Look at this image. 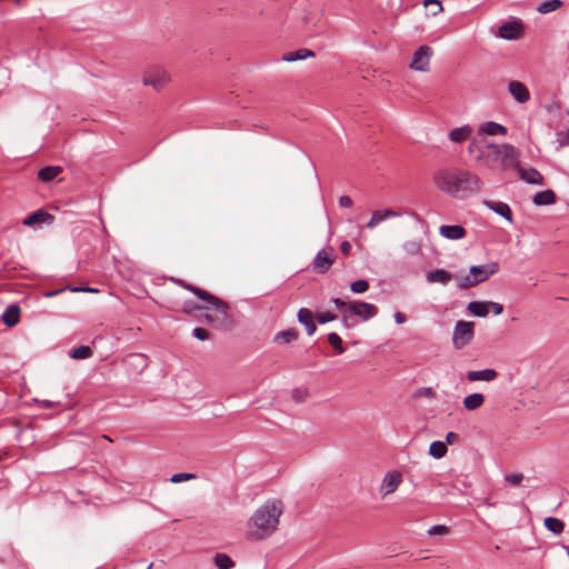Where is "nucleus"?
Wrapping results in <instances>:
<instances>
[{"instance_id": "13", "label": "nucleus", "mask_w": 569, "mask_h": 569, "mask_svg": "<svg viewBox=\"0 0 569 569\" xmlns=\"http://www.w3.org/2000/svg\"><path fill=\"white\" fill-rule=\"evenodd\" d=\"M508 92L518 103H527L530 100V91L527 86L519 80L508 82Z\"/></svg>"}, {"instance_id": "18", "label": "nucleus", "mask_w": 569, "mask_h": 569, "mask_svg": "<svg viewBox=\"0 0 569 569\" xmlns=\"http://www.w3.org/2000/svg\"><path fill=\"white\" fill-rule=\"evenodd\" d=\"M298 321L302 326H305L308 336H311V335H313L316 332L317 325L315 322V316H313V313L309 309L301 308L299 310V312H298Z\"/></svg>"}, {"instance_id": "6", "label": "nucleus", "mask_w": 569, "mask_h": 569, "mask_svg": "<svg viewBox=\"0 0 569 569\" xmlns=\"http://www.w3.org/2000/svg\"><path fill=\"white\" fill-rule=\"evenodd\" d=\"M336 303L345 308V313L355 315L363 321L370 320L378 313V308L375 305L365 301H351L347 303L337 299Z\"/></svg>"}, {"instance_id": "41", "label": "nucleus", "mask_w": 569, "mask_h": 569, "mask_svg": "<svg viewBox=\"0 0 569 569\" xmlns=\"http://www.w3.org/2000/svg\"><path fill=\"white\" fill-rule=\"evenodd\" d=\"M416 397L435 399L437 397V392L431 387H423L417 390Z\"/></svg>"}, {"instance_id": "14", "label": "nucleus", "mask_w": 569, "mask_h": 569, "mask_svg": "<svg viewBox=\"0 0 569 569\" xmlns=\"http://www.w3.org/2000/svg\"><path fill=\"white\" fill-rule=\"evenodd\" d=\"M53 219L54 217L51 213L40 209L26 217L22 220V224L37 229L42 224H51Z\"/></svg>"}, {"instance_id": "34", "label": "nucleus", "mask_w": 569, "mask_h": 569, "mask_svg": "<svg viewBox=\"0 0 569 569\" xmlns=\"http://www.w3.org/2000/svg\"><path fill=\"white\" fill-rule=\"evenodd\" d=\"M561 7H562L561 0H547L542 3H540L539 7L537 8V10H538V12L546 14V13L558 10Z\"/></svg>"}, {"instance_id": "11", "label": "nucleus", "mask_w": 569, "mask_h": 569, "mask_svg": "<svg viewBox=\"0 0 569 569\" xmlns=\"http://www.w3.org/2000/svg\"><path fill=\"white\" fill-rule=\"evenodd\" d=\"M523 31L525 27L521 21L511 20L499 27L497 36L505 40H517L522 37Z\"/></svg>"}, {"instance_id": "51", "label": "nucleus", "mask_w": 569, "mask_h": 569, "mask_svg": "<svg viewBox=\"0 0 569 569\" xmlns=\"http://www.w3.org/2000/svg\"><path fill=\"white\" fill-rule=\"evenodd\" d=\"M351 243L349 241H343L340 246V250L345 256H349L351 251Z\"/></svg>"}, {"instance_id": "28", "label": "nucleus", "mask_w": 569, "mask_h": 569, "mask_svg": "<svg viewBox=\"0 0 569 569\" xmlns=\"http://www.w3.org/2000/svg\"><path fill=\"white\" fill-rule=\"evenodd\" d=\"M485 398L481 393H472L463 399V406L468 410H475L482 406Z\"/></svg>"}, {"instance_id": "3", "label": "nucleus", "mask_w": 569, "mask_h": 569, "mask_svg": "<svg viewBox=\"0 0 569 569\" xmlns=\"http://www.w3.org/2000/svg\"><path fill=\"white\" fill-rule=\"evenodd\" d=\"M282 508L283 505L280 500H267L251 516L249 522L256 530L249 531V536L252 539L259 540L271 535L277 529Z\"/></svg>"}, {"instance_id": "23", "label": "nucleus", "mask_w": 569, "mask_h": 569, "mask_svg": "<svg viewBox=\"0 0 569 569\" xmlns=\"http://www.w3.org/2000/svg\"><path fill=\"white\" fill-rule=\"evenodd\" d=\"M497 371L493 369L469 371L467 373V379L469 381H492L497 378Z\"/></svg>"}, {"instance_id": "12", "label": "nucleus", "mask_w": 569, "mask_h": 569, "mask_svg": "<svg viewBox=\"0 0 569 569\" xmlns=\"http://www.w3.org/2000/svg\"><path fill=\"white\" fill-rule=\"evenodd\" d=\"M507 134V128L500 123L493 121H487L479 126L477 131V138L473 141L486 140L485 136H505Z\"/></svg>"}, {"instance_id": "25", "label": "nucleus", "mask_w": 569, "mask_h": 569, "mask_svg": "<svg viewBox=\"0 0 569 569\" xmlns=\"http://www.w3.org/2000/svg\"><path fill=\"white\" fill-rule=\"evenodd\" d=\"M556 201V194L552 190H543L537 192L533 197V203L536 206H548L552 204Z\"/></svg>"}, {"instance_id": "32", "label": "nucleus", "mask_w": 569, "mask_h": 569, "mask_svg": "<svg viewBox=\"0 0 569 569\" xmlns=\"http://www.w3.org/2000/svg\"><path fill=\"white\" fill-rule=\"evenodd\" d=\"M402 250L408 256H418L421 252V243L416 239L407 240L402 243Z\"/></svg>"}, {"instance_id": "55", "label": "nucleus", "mask_w": 569, "mask_h": 569, "mask_svg": "<svg viewBox=\"0 0 569 569\" xmlns=\"http://www.w3.org/2000/svg\"><path fill=\"white\" fill-rule=\"evenodd\" d=\"M332 320V317L322 313V323Z\"/></svg>"}, {"instance_id": "2", "label": "nucleus", "mask_w": 569, "mask_h": 569, "mask_svg": "<svg viewBox=\"0 0 569 569\" xmlns=\"http://www.w3.org/2000/svg\"><path fill=\"white\" fill-rule=\"evenodd\" d=\"M469 152H477L476 159L478 161H497L500 162L502 168H515L518 167L519 162V150L512 144L502 143H489L488 141H472L469 146Z\"/></svg>"}, {"instance_id": "31", "label": "nucleus", "mask_w": 569, "mask_h": 569, "mask_svg": "<svg viewBox=\"0 0 569 569\" xmlns=\"http://www.w3.org/2000/svg\"><path fill=\"white\" fill-rule=\"evenodd\" d=\"M545 527L550 530L551 532L559 535L563 531L565 523L562 520L553 517H547L543 520Z\"/></svg>"}, {"instance_id": "15", "label": "nucleus", "mask_w": 569, "mask_h": 569, "mask_svg": "<svg viewBox=\"0 0 569 569\" xmlns=\"http://www.w3.org/2000/svg\"><path fill=\"white\" fill-rule=\"evenodd\" d=\"M515 169L518 171L520 179L527 183L537 186H542L545 183L542 174L535 168L521 167L519 161L518 167H515Z\"/></svg>"}, {"instance_id": "59", "label": "nucleus", "mask_w": 569, "mask_h": 569, "mask_svg": "<svg viewBox=\"0 0 569 569\" xmlns=\"http://www.w3.org/2000/svg\"><path fill=\"white\" fill-rule=\"evenodd\" d=\"M16 3H19V0H13Z\"/></svg>"}, {"instance_id": "30", "label": "nucleus", "mask_w": 569, "mask_h": 569, "mask_svg": "<svg viewBox=\"0 0 569 569\" xmlns=\"http://www.w3.org/2000/svg\"><path fill=\"white\" fill-rule=\"evenodd\" d=\"M423 7L429 9L428 17L435 18L443 12V6L440 0H425Z\"/></svg>"}, {"instance_id": "47", "label": "nucleus", "mask_w": 569, "mask_h": 569, "mask_svg": "<svg viewBox=\"0 0 569 569\" xmlns=\"http://www.w3.org/2000/svg\"><path fill=\"white\" fill-rule=\"evenodd\" d=\"M306 397H307V390H305V389H296L292 392V398L297 402L303 401Z\"/></svg>"}, {"instance_id": "40", "label": "nucleus", "mask_w": 569, "mask_h": 569, "mask_svg": "<svg viewBox=\"0 0 569 569\" xmlns=\"http://www.w3.org/2000/svg\"><path fill=\"white\" fill-rule=\"evenodd\" d=\"M369 288V283L367 280H357L355 282L351 283L350 286V289L355 292V293H363L368 290Z\"/></svg>"}, {"instance_id": "8", "label": "nucleus", "mask_w": 569, "mask_h": 569, "mask_svg": "<svg viewBox=\"0 0 569 569\" xmlns=\"http://www.w3.org/2000/svg\"><path fill=\"white\" fill-rule=\"evenodd\" d=\"M475 333V323L471 321H458L455 326L453 330V346L457 349H462L466 347L472 339Z\"/></svg>"}, {"instance_id": "57", "label": "nucleus", "mask_w": 569, "mask_h": 569, "mask_svg": "<svg viewBox=\"0 0 569 569\" xmlns=\"http://www.w3.org/2000/svg\"><path fill=\"white\" fill-rule=\"evenodd\" d=\"M84 288H81V287H76V288H72L71 291L73 292H79V291H83Z\"/></svg>"}, {"instance_id": "38", "label": "nucleus", "mask_w": 569, "mask_h": 569, "mask_svg": "<svg viewBox=\"0 0 569 569\" xmlns=\"http://www.w3.org/2000/svg\"><path fill=\"white\" fill-rule=\"evenodd\" d=\"M197 478V475L196 473H191V472H179V473H174L171 476L170 478V481L172 483H179V482H182V481H188V480H192V479H196Z\"/></svg>"}, {"instance_id": "10", "label": "nucleus", "mask_w": 569, "mask_h": 569, "mask_svg": "<svg viewBox=\"0 0 569 569\" xmlns=\"http://www.w3.org/2000/svg\"><path fill=\"white\" fill-rule=\"evenodd\" d=\"M432 49L429 46H420L412 56L410 68L419 72H428L430 69V58Z\"/></svg>"}, {"instance_id": "58", "label": "nucleus", "mask_w": 569, "mask_h": 569, "mask_svg": "<svg viewBox=\"0 0 569 569\" xmlns=\"http://www.w3.org/2000/svg\"><path fill=\"white\" fill-rule=\"evenodd\" d=\"M57 293H58L57 291H56V292H48L46 296H47V297H52V296H54V295H57Z\"/></svg>"}, {"instance_id": "17", "label": "nucleus", "mask_w": 569, "mask_h": 569, "mask_svg": "<svg viewBox=\"0 0 569 569\" xmlns=\"http://www.w3.org/2000/svg\"><path fill=\"white\" fill-rule=\"evenodd\" d=\"M441 237L449 240H460L466 237V229L459 224H443L439 228Z\"/></svg>"}, {"instance_id": "35", "label": "nucleus", "mask_w": 569, "mask_h": 569, "mask_svg": "<svg viewBox=\"0 0 569 569\" xmlns=\"http://www.w3.org/2000/svg\"><path fill=\"white\" fill-rule=\"evenodd\" d=\"M214 563L218 569H231L234 566L232 559L226 553H217L214 556Z\"/></svg>"}, {"instance_id": "43", "label": "nucleus", "mask_w": 569, "mask_h": 569, "mask_svg": "<svg viewBox=\"0 0 569 569\" xmlns=\"http://www.w3.org/2000/svg\"><path fill=\"white\" fill-rule=\"evenodd\" d=\"M522 473H511L505 477L506 481L512 486H519L523 480Z\"/></svg>"}, {"instance_id": "39", "label": "nucleus", "mask_w": 569, "mask_h": 569, "mask_svg": "<svg viewBox=\"0 0 569 569\" xmlns=\"http://www.w3.org/2000/svg\"><path fill=\"white\" fill-rule=\"evenodd\" d=\"M328 341L329 343L335 348V350L338 352V353H342L343 352V347H342V340L341 338L337 335V333H329L328 335Z\"/></svg>"}, {"instance_id": "50", "label": "nucleus", "mask_w": 569, "mask_h": 569, "mask_svg": "<svg viewBox=\"0 0 569 569\" xmlns=\"http://www.w3.org/2000/svg\"><path fill=\"white\" fill-rule=\"evenodd\" d=\"M213 311V309H211ZM204 319L208 321V322H213V321H224L227 319V317L224 319H219L218 318V313L217 311L214 310V316L210 315V313H206L204 315Z\"/></svg>"}, {"instance_id": "20", "label": "nucleus", "mask_w": 569, "mask_h": 569, "mask_svg": "<svg viewBox=\"0 0 569 569\" xmlns=\"http://www.w3.org/2000/svg\"><path fill=\"white\" fill-rule=\"evenodd\" d=\"M316 57H317V54L315 51L307 49V48H301V49H298L295 51L286 52L281 59L286 62H293V61L305 60L307 58H316Z\"/></svg>"}, {"instance_id": "24", "label": "nucleus", "mask_w": 569, "mask_h": 569, "mask_svg": "<svg viewBox=\"0 0 569 569\" xmlns=\"http://www.w3.org/2000/svg\"><path fill=\"white\" fill-rule=\"evenodd\" d=\"M298 339V331L296 329H287L279 331L273 337V342L277 345H288Z\"/></svg>"}, {"instance_id": "45", "label": "nucleus", "mask_w": 569, "mask_h": 569, "mask_svg": "<svg viewBox=\"0 0 569 569\" xmlns=\"http://www.w3.org/2000/svg\"><path fill=\"white\" fill-rule=\"evenodd\" d=\"M193 336L197 339L203 341V340H207L209 338V332L206 329H203V328L197 327V328L193 329Z\"/></svg>"}, {"instance_id": "54", "label": "nucleus", "mask_w": 569, "mask_h": 569, "mask_svg": "<svg viewBox=\"0 0 569 569\" xmlns=\"http://www.w3.org/2000/svg\"><path fill=\"white\" fill-rule=\"evenodd\" d=\"M313 264L315 267H319L320 266V252H318L313 259Z\"/></svg>"}, {"instance_id": "9", "label": "nucleus", "mask_w": 569, "mask_h": 569, "mask_svg": "<svg viewBox=\"0 0 569 569\" xmlns=\"http://www.w3.org/2000/svg\"><path fill=\"white\" fill-rule=\"evenodd\" d=\"M403 482V476L399 470L387 471L379 486V493L382 499L395 493Z\"/></svg>"}, {"instance_id": "7", "label": "nucleus", "mask_w": 569, "mask_h": 569, "mask_svg": "<svg viewBox=\"0 0 569 569\" xmlns=\"http://www.w3.org/2000/svg\"><path fill=\"white\" fill-rule=\"evenodd\" d=\"M169 81L170 74L159 66L149 67L142 74L143 86L152 87L157 91L163 89Z\"/></svg>"}, {"instance_id": "21", "label": "nucleus", "mask_w": 569, "mask_h": 569, "mask_svg": "<svg viewBox=\"0 0 569 569\" xmlns=\"http://www.w3.org/2000/svg\"><path fill=\"white\" fill-rule=\"evenodd\" d=\"M19 317L20 308L17 305H10L2 313L1 319L8 327H13L19 322Z\"/></svg>"}, {"instance_id": "42", "label": "nucleus", "mask_w": 569, "mask_h": 569, "mask_svg": "<svg viewBox=\"0 0 569 569\" xmlns=\"http://www.w3.org/2000/svg\"><path fill=\"white\" fill-rule=\"evenodd\" d=\"M449 533V528L445 525H437L428 530L429 536H445Z\"/></svg>"}, {"instance_id": "37", "label": "nucleus", "mask_w": 569, "mask_h": 569, "mask_svg": "<svg viewBox=\"0 0 569 569\" xmlns=\"http://www.w3.org/2000/svg\"><path fill=\"white\" fill-rule=\"evenodd\" d=\"M33 429H27V428H23V429H18V432L16 435V439L18 442H20L21 446H29L33 442V438L34 436H31L30 438H26V433L29 432V431H32Z\"/></svg>"}, {"instance_id": "16", "label": "nucleus", "mask_w": 569, "mask_h": 569, "mask_svg": "<svg viewBox=\"0 0 569 569\" xmlns=\"http://www.w3.org/2000/svg\"><path fill=\"white\" fill-rule=\"evenodd\" d=\"M400 213L392 209H380L372 212L370 219L367 222V228L375 229L381 222L387 219L399 217Z\"/></svg>"}, {"instance_id": "4", "label": "nucleus", "mask_w": 569, "mask_h": 569, "mask_svg": "<svg viewBox=\"0 0 569 569\" xmlns=\"http://www.w3.org/2000/svg\"><path fill=\"white\" fill-rule=\"evenodd\" d=\"M173 281L177 284H179L180 287H182L186 290L192 292L198 298H200L201 300L207 302V306H203V307L196 306V307H192V309H213V310L217 311L219 319H224L226 317H228L229 306H228L227 302H224L220 298L211 295L210 292H208V291H206V290H203V289H201L199 287H196V286H193L191 283H188V282H186L182 279H173ZM184 311L190 313L191 312V308H189L188 305H186L184 306Z\"/></svg>"}, {"instance_id": "46", "label": "nucleus", "mask_w": 569, "mask_h": 569, "mask_svg": "<svg viewBox=\"0 0 569 569\" xmlns=\"http://www.w3.org/2000/svg\"><path fill=\"white\" fill-rule=\"evenodd\" d=\"M490 310H492V312L498 316L502 313L503 307L499 302L488 301V311Z\"/></svg>"}, {"instance_id": "5", "label": "nucleus", "mask_w": 569, "mask_h": 569, "mask_svg": "<svg viewBox=\"0 0 569 569\" xmlns=\"http://www.w3.org/2000/svg\"><path fill=\"white\" fill-rule=\"evenodd\" d=\"M499 270L497 262H489L481 266H472L469 273L465 276H457L456 281L460 289H468L479 283L485 282L491 276L496 274Z\"/></svg>"}, {"instance_id": "19", "label": "nucleus", "mask_w": 569, "mask_h": 569, "mask_svg": "<svg viewBox=\"0 0 569 569\" xmlns=\"http://www.w3.org/2000/svg\"><path fill=\"white\" fill-rule=\"evenodd\" d=\"M453 279V274L445 269H436L427 272L426 280L429 283L447 286Z\"/></svg>"}, {"instance_id": "48", "label": "nucleus", "mask_w": 569, "mask_h": 569, "mask_svg": "<svg viewBox=\"0 0 569 569\" xmlns=\"http://www.w3.org/2000/svg\"><path fill=\"white\" fill-rule=\"evenodd\" d=\"M353 204L352 199L349 196H341L339 198V206L342 208H351Z\"/></svg>"}, {"instance_id": "29", "label": "nucleus", "mask_w": 569, "mask_h": 569, "mask_svg": "<svg viewBox=\"0 0 569 569\" xmlns=\"http://www.w3.org/2000/svg\"><path fill=\"white\" fill-rule=\"evenodd\" d=\"M471 133V129L468 126L456 128L449 132V138L453 142L465 141Z\"/></svg>"}, {"instance_id": "1", "label": "nucleus", "mask_w": 569, "mask_h": 569, "mask_svg": "<svg viewBox=\"0 0 569 569\" xmlns=\"http://www.w3.org/2000/svg\"><path fill=\"white\" fill-rule=\"evenodd\" d=\"M433 182L440 191L459 198L476 193L482 188V182L476 173L460 168L437 171Z\"/></svg>"}, {"instance_id": "26", "label": "nucleus", "mask_w": 569, "mask_h": 569, "mask_svg": "<svg viewBox=\"0 0 569 569\" xmlns=\"http://www.w3.org/2000/svg\"><path fill=\"white\" fill-rule=\"evenodd\" d=\"M488 207L497 214L503 217L508 222H512V213L510 207L505 202H489Z\"/></svg>"}, {"instance_id": "22", "label": "nucleus", "mask_w": 569, "mask_h": 569, "mask_svg": "<svg viewBox=\"0 0 569 569\" xmlns=\"http://www.w3.org/2000/svg\"><path fill=\"white\" fill-rule=\"evenodd\" d=\"M63 171L60 166H48L39 170L38 179L42 182L53 181Z\"/></svg>"}, {"instance_id": "52", "label": "nucleus", "mask_w": 569, "mask_h": 569, "mask_svg": "<svg viewBox=\"0 0 569 569\" xmlns=\"http://www.w3.org/2000/svg\"><path fill=\"white\" fill-rule=\"evenodd\" d=\"M395 321L398 323V325H402L407 321V317L403 312H396L395 313Z\"/></svg>"}, {"instance_id": "36", "label": "nucleus", "mask_w": 569, "mask_h": 569, "mask_svg": "<svg viewBox=\"0 0 569 569\" xmlns=\"http://www.w3.org/2000/svg\"><path fill=\"white\" fill-rule=\"evenodd\" d=\"M92 356V350L88 346H80L70 351V357L78 360L88 359Z\"/></svg>"}, {"instance_id": "56", "label": "nucleus", "mask_w": 569, "mask_h": 569, "mask_svg": "<svg viewBox=\"0 0 569 569\" xmlns=\"http://www.w3.org/2000/svg\"><path fill=\"white\" fill-rule=\"evenodd\" d=\"M83 291H84V292H98V290H97V289L88 288V287H87L86 289H83Z\"/></svg>"}, {"instance_id": "27", "label": "nucleus", "mask_w": 569, "mask_h": 569, "mask_svg": "<svg viewBox=\"0 0 569 569\" xmlns=\"http://www.w3.org/2000/svg\"><path fill=\"white\" fill-rule=\"evenodd\" d=\"M467 310L476 317H487L488 311V301H471L468 303Z\"/></svg>"}, {"instance_id": "53", "label": "nucleus", "mask_w": 569, "mask_h": 569, "mask_svg": "<svg viewBox=\"0 0 569 569\" xmlns=\"http://www.w3.org/2000/svg\"><path fill=\"white\" fill-rule=\"evenodd\" d=\"M40 407L42 408H51L53 406V402L49 401V400H36Z\"/></svg>"}, {"instance_id": "49", "label": "nucleus", "mask_w": 569, "mask_h": 569, "mask_svg": "<svg viewBox=\"0 0 569 569\" xmlns=\"http://www.w3.org/2000/svg\"><path fill=\"white\" fill-rule=\"evenodd\" d=\"M459 441V435L456 432H449L446 437V443L447 445H453Z\"/></svg>"}, {"instance_id": "33", "label": "nucleus", "mask_w": 569, "mask_h": 569, "mask_svg": "<svg viewBox=\"0 0 569 569\" xmlns=\"http://www.w3.org/2000/svg\"><path fill=\"white\" fill-rule=\"evenodd\" d=\"M448 451L447 443L443 441H433L429 447V453L436 459L442 458Z\"/></svg>"}, {"instance_id": "44", "label": "nucleus", "mask_w": 569, "mask_h": 569, "mask_svg": "<svg viewBox=\"0 0 569 569\" xmlns=\"http://www.w3.org/2000/svg\"><path fill=\"white\" fill-rule=\"evenodd\" d=\"M336 256L333 253H325L322 254V272L331 267L335 262Z\"/></svg>"}]
</instances>
